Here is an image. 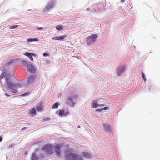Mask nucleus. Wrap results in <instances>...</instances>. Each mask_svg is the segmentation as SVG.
Returning a JSON list of instances; mask_svg holds the SVG:
<instances>
[{"label":"nucleus","instance_id":"nucleus-1","mask_svg":"<svg viewBox=\"0 0 160 160\" xmlns=\"http://www.w3.org/2000/svg\"><path fill=\"white\" fill-rule=\"evenodd\" d=\"M11 76L9 74L7 75L5 79L7 82L6 89L8 91H10L14 94L17 93V85L12 83L10 81Z\"/></svg>","mask_w":160,"mask_h":160},{"label":"nucleus","instance_id":"nucleus-2","mask_svg":"<svg viewBox=\"0 0 160 160\" xmlns=\"http://www.w3.org/2000/svg\"><path fill=\"white\" fill-rule=\"evenodd\" d=\"M71 152V149H68L66 151V158L67 160H83V158L81 156L72 153Z\"/></svg>","mask_w":160,"mask_h":160},{"label":"nucleus","instance_id":"nucleus-3","mask_svg":"<svg viewBox=\"0 0 160 160\" xmlns=\"http://www.w3.org/2000/svg\"><path fill=\"white\" fill-rule=\"evenodd\" d=\"M98 36L96 34H93L91 35L88 38L86 41V43L88 45L92 44L95 42Z\"/></svg>","mask_w":160,"mask_h":160},{"label":"nucleus","instance_id":"nucleus-4","mask_svg":"<svg viewBox=\"0 0 160 160\" xmlns=\"http://www.w3.org/2000/svg\"><path fill=\"white\" fill-rule=\"evenodd\" d=\"M53 146L50 144H47L42 148V149L44 150L48 154L51 155L53 152Z\"/></svg>","mask_w":160,"mask_h":160},{"label":"nucleus","instance_id":"nucleus-5","mask_svg":"<svg viewBox=\"0 0 160 160\" xmlns=\"http://www.w3.org/2000/svg\"><path fill=\"white\" fill-rule=\"evenodd\" d=\"M54 5V1L52 0L50 1L49 3H48L44 8V11L45 12L50 10L53 7Z\"/></svg>","mask_w":160,"mask_h":160},{"label":"nucleus","instance_id":"nucleus-6","mask_svg":"<svg viewBox=\"0 0 160 160\" xmlns=\"http://www.w3.org/2000/svg\"><path fill=\"white\" fill-rule=\"evenodd\" d=\"M125 71V66H122L121 67H119L117 71V73L118 76H120Z\"/></svg>","mask_w":160,"mask_h":160},{"label":"nucleus","instance_id":"nucleus-7","mask_svg":"<svg viewBox=\"0 0 160 160\" xmlns=\"http://www.w3.org/2000/svg\"><path fill=\"white\" fill-rule=\"evenodd\" d=\"M62 146L61 145L57 144L54 147V150L57 156H59L60 154V148Z\"/></svg>","mask_w":160,"mask_h":160},{"label":"nucleus","instance_id":"nucleus-8","mask_svg":"<svg viewBox=\"0 0 160 160\" xmlns=\"http://www.w3.org/2000/svg\"><path fill=\"white\" fill-rule=\"evenodd\" d=\"M26 68L28 71L34 73L35 72V68L31 64H28Z\"/></svg>","mask_w":160,"mask_h":160},{"label":"nucleus","instance_id":"nucleus-9","mask_svg":"<svg viewBox=\"0 0 160 160\" xmlns=\"http://www.w3.org/2000/svg\"><path fill=\"white\" fill-rule=\"evenodd\" d=\"M24 55L28 57L30 60L32 61H33V59L32 57L34 56L35 57L36 56V55L34 54L28 52H26L25 53H24Z\"/></svg>","mask_w":160,"mask_h":160},{"label":"nucleus","instance_id":"nucleus-10","mask_svg":"<svg viewBox=\"0 0 160 160\" xmlns=\"http://www.w3.org/2000/svg\"><path fill=\"white\" fill-rule=\"evenodd\" d=\"M36 79L35 76L34 75H31L27 79V83L29 84L33 82Z\"/></svg>","mask_w":160,"mask_h":160},{"label":"nucleus","instance_id":"nucleus-11","mask_svg":"<svg viewBox=\"0 0 160 160\" xmlns=\"http://www.w3.org/2000/svg\"><path fill=\"white\" fill-rule=\"evenodd\" d=\"M103 129L104 130L107 131H110L111 132V127L109 125L106 124L105 123L103 124Z\"/></svg>","mask_w":160,"mask_h":160},{"label":"nucleus","instance_id":"nucleus-12","mask_svg":"<svg viewBox=\"0 0 160 160\" xmlns=\"http://www.w3.org/2000/svg\"><path fill=\"white\" fill-rule=\"evenodd\" d=\"M66 37V36H58L56 37H53L52 38V39L54 40H61L64 39Z\"/></svg>","mask_w":160,"mask_h":160},{"label":"nucleus","instance_id":"nucleus-13","mask_svg":"<svg viewBox=\"0 0 160 160\" xmlns=\"http://www.w3.org/2000/svg\"><path fill=\"white\" fill-rule=\"evenodd\" d=\"M92 104L93 108H96L98 106H102L104 105L103 104H98V101L95 100L92 101Z\"/></svg>","mask_w":160,"mask_h":160},{"label":"nucleus","instance_id":"nucleus-14","mask_svg":"<svg viewBox=\"0 0 160 160\" xmlns=\"http://www.w3.org/2000/svg\"><path fill=\"white\" fill-rule=\"evenodd\" d=\"M43 105L42 103H40L39 105L37 106L36 107V110L38 111H42L43 110Z\"/></svg>","mask_w":160,"mask_h":160},{"label":"nucleus","instance_id":"nucleus-15","mask_svg":"<svg viewBox=\"0 0 160 160\" xmlns=\"http://www.w3.org/2000/svg\"><path fill=\"white\" fill-rule=\"evenodd\" d=\"M29 114L31 116H32L36 115V112L35 108H32L30 110L29 112Z\"/></svg>","mask_w":160,"mask_h":160},{"label":"nucleus","instance_id":"nucleus-16","mask_svg":"<svg viewBox=\"0 0 160 160\" xmlns=\"http://www.w3.org/2000/svg\"><path fill=\"white\" fill-rule=\"evenodd\" d=\"M68 114V112H65L64 110H60L59 112V115L60 116H65Z\"/></svg>","mask_w":160,"mask_h":160},{"label":"nucleus","instance_id":"nucleus-17","mask_svg":"<svg viewBox=\"0 0 160 160\" xmlns=\"http://www.w3.org/2000/svg\"><path fill=\"white\" fill-rule=\"evenodd\" d=\"M67 103L72 106L74 105L75 103L73 102L72 99L70 98H68L67 99Z\"/></svg>","mask_w":160,"mask_h":160},{"label":"nucleus","instance_id":"nucleus-18","mask_svg":"<svg viewBox=\"0 0 160 160\" xmlns=\"http://www.w3.org/2000/svg\"><path fill=\"white\" fill-rule=\"evenodd\" d=\"M82 153L83 156L86 158H89L91 157V154L89 153L86 152H83Z\"/></svg>","mask_w":160,"mask_h":160},{"label":"nucleus","instance_id":"nucleus-19","mask_svg":"<svg viewBox=\"0 0 160 160\" xmlns=\"http://www.w3.org/2000/svg\"><path fill=\"white\" fill-rule=\"evenodd\" d=\"M38 38H28V39L27 40V41L28 42H32L33 41H38Z\"/></svg>","mask_w":160,"mask_h":160},{"label":"nucleus","instance_id":"nucleus-20","mask_svg":"<svg viewBox=\"0 0 160 160\" xmlns=\"http://www.w3.org/2000/svg\"><path fill=\"white\" fill-rule=\"evenodd\" d=\"M56 28L57 30H61L63 29V26L61 24H59L56 26Z\"/></svg>","mask_w":160,"mask_h":160},{"label":"nucleus","instance_id":"nucleus-21","mask_svg":"<svg viewBox=\"0 0 160 160\" xmlns=\"http://www.w3.org/2000/svg\"><path fill=\"white\" fill-rule=\"evenodd\" d=\"M38 157L35 153H33L32 156V160H37Z\"/></svg>","mask_w":160,"mask_h":160},{"label":"nucleus","instance_id":"nucleus-22","mask_svg":"<svg viewBox=\"0 0 160 160\" xmlns=\"http://www.w3.org/2000/svg\"><path fill=\"white\" fill-rule=\"evenodd\" d=\"M59 104L58 102H56L52 106V109H55L58 108Z\"/></svg>","mask_w":160,"mask_h":160},{"label":"nucleus","instance_id":"nucleus-23","mask_svg":"<svg viewBox=\"0 0 160 160\" xmlns=\"http://www.w3.org/2000/svg\"><path fill=\"white\" fill-rule=\"evenodd\" d=\"M22 64L23 65V66L24 67H26L27 66V65H28V64L27 62L25 61H23L22 62Z\"/></svg>","mask_w":160,"mask_h":160},{"label":"nucleus","instance_id":"nucleus-24","mask_svg":"<svg viewBox=\"0 0 160 160\" xmlns=\"http://www.w3.org/2000/svg\"><path fill=\"white\" fill-rule=\"evenodd\" d=\"M108 109V108L107 107H106L104 108H102L101 110H100V109L96 110V111L100 112V111H102L103 110H106Z\"/></svg>","mask_w":160,"mask_h":160},{"label":"nucleus","instance_id":"nucleus-25","mask_svg":"<svg viewBox=\"0 0 160 160\" xmlns=\"http://www.w3.org/2000/svg\"><path fill=\"white\" fill-rule=\"evenodd\" d=\"M18 25H14V26H10L9 27V28L10 29H13L16 28H18Z\"/></svg>","mask_w":160,"mask_h":160},{"label":"nucleus","instance_id":"nucleus-26","mask_svg":"<svg viewBox=\"0 0 160 160\" xmlns=\"http://www.w3.org/2000/svg\"><path fill=\"white\" fill-rule=\"evenodd\" d=\"M50 118H46L43 119L42 121L43 122H46L50 120Z\"/></svg>","mask_w":160,"mask_h":160},{"label":"nucleus","instance_id":"nucleus-27","mask_svg":"<svg viewBox=\"0 0 160 160\" xmlns=\"http://www.w3.org/2000/svg\"><path fill=\"white\" fill-rule=\"evenodd\" d=\"M142 76L143 77V79L145 81H146L147 79H146V77H145V75L144 73L143 72H142Z\"/></svg>","mask_w":160,"mask_h":160},{"label":"nucleus","instance_id":"nucleus-28","mask_svg":"<svg viewBox=\"0 0 160 160\" xmlns=\"http://www.w3.org/2000/svg\"><path fill=\"white\" fill-rule=\"evenodd\" d=\"M36 29H37V30H42V28L41 27H39L36 28Z\"/></svg>","mask_w":160,"mask_h":160},{"label":"nucleus","instance_id":"nucleus-29","mask_svg":"<svg viewBox=\"0 0 160 160\" xmlns=\"http://www.w3.org/2000/svg\"><path fill=\"white\" fill-rule=\"evenodd\" d=\"M14 61V59H12L10 60L8 62L9 64H11Z\"/></svg>","mask_w":160,"mask_h":160},{"label":"nucleus","instance_id":"nucleus-30","mask_svg":"<svg viewBox=\"0 0 160 160\" xmlns=\"http://www.w3.org/2000/svg\"><path fill=\"white\" fill-rule=\"evenodd\" d=\"M43 56L45 57L47 56H48V54L46 53H43Z\"/></svg>","mask_w":160,"mask_h":160},{"label":"nucleus","instance_id":"nucleus-31","mask_svg":"<svg viewBox=\"0 0 160 160\" xmlns=\"http://www.w3.org/2000/svg\"><path fill=\"white\" fill-rule=\"evenodd\" d=\"M27 128H26V127H23V128H22V130H25Z\"/></svg>","mask_w":160,"mask_h":160},{"label":"nucleus","instance_id":"nucleus-32","mask_svg":"<svg viewBox=\"0 0 160 160\" xmlns=\"http://www.w3.org/2000/svg\"><path fill=\"white\" fill-rule=\"evenodd\" d=\"M5 95L8 97H10V95L7 94H6V93L5 94Z\"/></svg>","mask_w":160,"mask_h":160},{"label":"nucleus","instance_id":"nucleus-33","mask_svg":"<svg viewBox=\"0 0 160 160\" xmlns=\"http://www.w3.org/2000/svg\"><path fill=\"white\" fill-rule=\"evenodd\" d=\"M2 138L0 136V142H1V141H2Z\"/></svg>","mask_w":160,"mask_h":160},{"label":"nucleus","instance_id":"nucleus-34","mask_svg":"<svg viewBox=\"0 0 160 160\" xmlns=\"http://www.w3.org/2000/svg\"><path fill=\"white\" fill-rule=\"evenodd\" d=\"M27 152H26L25 153V155H26L27 154Z\"/></svg>","mask_w":160,"mask_h":160},{"label":"nucleus","instance_id":"nucleus-35","mask_svg":"<svg viewBox=\"0 0 160 160\" xmlns=\"http://www.w3.org/2000/svg\"><path fill=\"white\" fill-rule=\"evenodd\" d=\"M121 1L122 2H123L124 1V0H121Z\"/></svg>","mask_w":160,"mask_h":160},{"label":"nucleus","instance_id":"nucleus-36","mask_svg":"<svg viewBox=\"0 0 160 160\" xmlns=\"http://www.w3.org/2000/svg\"><path fill=\"white\" fill-rule=\"evenodd\" d=\"M87 10H89V9L88 8L87 9Z\"/></svg>","mask_w":160,"mask_h":160},{"label":"nucleus","instance_id":"nucleus-37","mask_svg":"<svg viewBox=\"0 0 160 160\" xmlns=\"http://www.w3.org/2000/svg\"><path fill=\"white\" fill-rule=\"evenodd\" d=\"M21 95L22 96H24V95Z\"/></svg>","mask_w":160,"mask_h":160},{"label":"nucleus","instance_id":"nucleus-38","mask_svg":"<svg viewBox=\"0 0 160 160\" xmlns=\"http://www.w3.org/2000/svg\"><path fill=\"white\" fill-rule=\"evenodd\" d=\"M75 57H77V56H75Z\"/></svg>","mask_w":160,"mask_h":160}]
</instances>
